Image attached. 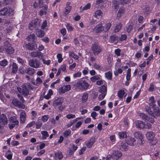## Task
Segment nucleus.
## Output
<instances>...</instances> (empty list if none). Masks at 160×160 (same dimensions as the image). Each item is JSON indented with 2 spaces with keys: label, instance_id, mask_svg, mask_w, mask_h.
<instances>
[{
  "label": "nucleus",
  "instance_id": "obj_1",
  "mask_svg": "<svg viewBox=\"0 0 160 160\" xmlns=\"http://www.w3.org/2000/svg\"><path fill=\"white\" fill-rule=\"evenodd\" d=\"M89 84L85 80H80L73 85V88L77 91H83L87 90Z\"/></svg>",
  "mask_w": 160,
  "mask_h": 160
},
{
  "label": "nucleus",
  "instance_id": "obj_2",
  "mask_svg": "<svg viewBox=\"0 0 160 160\" xmlns=\"http://www.w3.org/2000/svg\"><path fill=\"white\" fill-rule=\"evenodd\" d=\"M150 109L148 110L147 112L152 116L156 118L160 116V110L158 107H156V106L150 108Z\"/></svg>",
  "mask_w": 160,
  "mask_h": 160
},
{
  "label": "nucleus",
  "instance_id": "obj_3",
  "mask_svg": "<svg viewBox=\"0 0 160 160\" xmlns=\"http://www.w3.org/2000/svg\"><path fill=\"white\" fill-rule=\"evenodd\" d=\"M102 48L97 43L92 44L91 47V50L94 55H98L102 51Z\"/></svg>",
  "mask_w": 160,
  "mask_h": 160
},
{
  "label": "nucleus",
  "instance_id": "obj_4",
  "mask_svg": "<svg viewBox=\"0 0 160 160\" xmlns=\"http://www.w3.org/2000/svg\"><path fill=\"white\" fill-rule=\"evenodd\" d=\"M40 20L36 19L32 20L29 24V28L31 30H32L36 28H38L40 25Z\"/></svg>",
  "mask_w": 160,
  "mask_h": 160
},
{
  "label": "nucleus",
  "instance_id": "obj_5",
  "mask_svg": "<svg viewBox=\"0 0 160 160\" xmlns=\"http://www.w3.org/2000/svg\"><path fill=\"white\" fill-rule=\"evenodd\" d=\"M155 135L154 133L152 132H148L146 134L147 138L149 141H152L151 143L153 145H155L157 142V140L154 138Z\"/></svg>",
  "mask_w": 160,
  "mask_h": 160
},
{
  "label": "nucleus",
  "instance_id": "obj_6",
  "mask_svg": "<svg viewBox=\"0 0 160 160\" xmlns=\"http://www.w3.org/2000/svg\"><path fill=\"white\" fill-rule=\"evenodd\" d=\"M9 121L10 123L8 124V126L10 129H12L16 125L18 124L19 123L17 119L15 116L11 117Z\"/></svg>",
  "mask_w": 160,
  "mask_h": 160
},
{
  "label": "nucleus",
  "instance_id": "obj_7",
  "mask_svg": "<svg viewBox=\"0 0 160 160\" xmlns=\"http://www.w3.org/2000/svg\"><path fill=\"white\" fill-rule=\"evenodd\" d=\"M63 101V99L62 98L56 97L54 98L53 101V105L55 107L58 108L61 106Z\"/></svg>",
  "mask_w": 160,
  "mask_h": 160
},
{
  "label": "nucleus",
  "instance_id": "obj_8",
  "mask_svg": "<svg viewBox=\"0 0 160 160\" xmlns=\"http://www.w3.org/2000/svg\"><path fill=\"white\" fill-rule=\"evenodd\" d=\"M13 11L12 8H4L0 11V15L8 16L12 14Z\"/></svg>",
  "mask_w": 160,
  "mask_h": 160
},
{
  "label": "nucleus",
  "instance_id": "obj_9",
  "mask_svg": "<svg viewBox=\"0 0 160 160\" xmlns=\"http://www.w3.org/2000/svg\"><path fill=\"white\" fill-rule=\"evenodd\" d=\"M28 64L31 67L35 68H39L41 67L40 62L37 59H31L29 61Z\"/></svg>",
  "mask_w": 160,
  "mask_h": 160
},
{
  "label": "nucleus",
  "instance_id": "obj_10",
  "mask_svg": "<svg viewBox=\"0 0 160 160\" xmlns=\"http://www.w3.org/2000/svg\"><path fill=\"white\" fill-rule=\"evenodd\" d=\"M99 92L101 94L98 96V98L101 100L103 99L107 94V88L105 85H103L100 87Z\"/></svg>",
  "mask_w": 160,
  "mask_h": 160
},
{
  "label": "nucleus",
  "instance_id": "obj_11",
  "mask_svg": "<svg viewBox=\"0 0 160 160\" xmlns=\"http://www.w3.org/2000/svg\"><path fill=\"white\" fill-rule=\"evenodd\" d=\"M8 119L5 115L2 114L0 116V128H3L5 125L8 123Z\"/></svg>",
  "mask_w": 160,
  "mask_h": 160
},
{
  "label": "nucleus",
  "instance_id": "obj_12",
  "mask_svg": "<svg viewBox=\"0 0 160 160\" xmlns=\"http://www.w3.org/2000/svg\"><path fill=\"white\" fill-rule=\"evenodd\" d=\"M71 87L70 85L64 86L59 88V92L60 94H63L65 92L70 90Z\"/></svg>",
  "mask_w": 160,
  "mask_h": 160
},
{
  "label": "nucleus",
  "instance_id": "obj_13",
  "mask_svg": "<svg viewBox=\"0 0 160 160\" xmlns=\"http://www.w3.org/2000/svg\"><path fill=\"white\" fill-rule=\"evenodd\" d=\"M103 31V26L102 23L97 25L93 29V31L95 33H99Z\"/></svg>",
  "mask_w": 160,
  "mask_h": 160
},
{
  "label": "nucleus",
  "instance_id": "obj_14",
  "mask_svg": "<svg viewBox=\"0 0 160 160\" xmlns=\"http://www.w3.org/2000/svg\"><path fill=\"white\" fill-rule=\"evenodd\" d=\"M122 155L121 152L119 151H113L112 158L114 160H117Z\"/></svg>",
  "mask_w": 160,
  "mask_h": 160
},
{
  "label": "nucleus",
  "instance_id": "obj_15",
  "mask_svg": "<svg viewBox=\"0 0 160 160\" xmlns=\"http://www.w3.org/2000/svg\"><path fill=\"white\" fill-rule=\"evenodd\" d=\"M70 2H68L67 3L65 11L63 12L64 16H66L70 12L72 9V6H70Z\"/></svg>",
  "mask_w": 160,
  "mask_h": 160
},
{
  "label": "nucleus",
  "instance_id": "obj_16",
  "mask_svg": "<svg viewBox=\"0 0 160 160\" xmlns=\"http://www.w3.org/2000/svg\"><path fill=\"white\" fill-rule=\"evenodd\" d=\"M140 115L142 119L147 121L152 124L153 123L154 120L153 118H149L148 116L143 113H141Z\"/></svg>",
  "mask_w": 160,
  "mask_h": 160
},
{
  "label": "nucleus",
  "instance_id": "obj_17",
  "mask_svg": "<svg viewBox=\"0 0 160 160\" xmlns=\"http://www.w3.org/2000/svg\"><path fill=\"white\" fill-rule=\"evenodd\" d=\"M155 100L154 99V97L152 96L149 98V105L150 108L152 107H155L156 106L155 104Z\"/></svg>",
  "mask_w": 160,
  "mask_h": 160
},
{
  "label": "nucleus",
  "instance_id": "obj_18",
  "mask_svg": "<svg viewBox=\"0 0 160 160\" xmlns=\"http://www.w3.org/2000/svg\"><path fill=\"white\" fill-rule=\"evenodd\" d=\"M24 47L25 48H26L27 49H28V50H33L36 49L37 48V46H36L35 45H33L32 44H31L30 43H28V44H26L25 46Z\"/></svg>",
  "mask_w": 160,
  "mask_h": 160
},
{
  "label": "nucleus",
  "instance_id": "obj_19",
  "mask_svg": "<svg viewBox=\"0 0 160 160\" xmlns=\"http://www.w3.org/2000/svg\"><path fill=\"white\" fill-rule=\"evenodd\" d=\"M128 144L127 143L125 142H121L120 144L119 145V148L122 151H126L128 149Z\"/></svg>",
  "mask_w": 160,
  "mask_h": 160
},
{
  "label": "nucleus",
  "instance_id": "obj_20",
  "mask_svg": "<svg viewBox=\"0 0 160 160\" xmlns=\"http://www.w3.org/2000/svg\"><path fill=\"white\" fill-rule=\"evenodd\" d=\"M42 55L43 54L42 53L38 51L33 52L31 53V56L33 57L40 58L42 57Z\"/></svg>",
  "mask_w": 160,
  "mask_h": 160
},
{
  "label": "nucleus",
  "instance_id": "obj_21",
  "mask_svg": "<svg viewBox=\"0 0 160 160\" xmlns=\"http://www.w3.org/2000/svg\"><path fill=\"white\" fill-rule=\"evenodd\" d=\"M25 72L30 75H32L35 73V71L34 69L29 68L26 69L25 70Z\"/></svg>",
  "mask_w": 160,
  "mask_h": 160
},
{
  "label": "nucleus",
  "instance_id": "obj_22",
  "mask_svg": "<svg viewBox=\"0 0 160 160\" xmlns=\"http://www.w3.org/2000/svg\"><path fill=\"white\" fill-rule=\"evenodd\" d=\"M137 128L140 129H143L144 127V122L140 121H137L135 122Z\"/></svg>",
  "mask_w": 160,
  "mask_h": 160
},
{
  "label": "nucleus",
  "instance_id": "obj_23",
  "mask_svg": "<svg viewBox=\"0 0 160 160\" xmlns=\"http://www.w3.org/2000/svg\"><path fill=\"white\" fill-rule=\"evenodd\" d=\"M21 112L20 114V121L22 122H24L26 118V114L25 112L22 110H21Z\"/></svg>",
  "mask_w": 160,
  "mask_h": 160
},
{
  "label": "nucleus",
  "instance_id": "obj_24",
  "mask_svg": "<svg viewBox=\"0 0 160 160\" xmlns=\"http://www.w3.org/2000/svg\"><path fill=\"white\" fill-rule=\"evenodd\" d=\"M102 14L103 13L101 10H97L95 12L94 16L97 18H102Z\"/></svg>",
  "mask_w": 160,
  "mask_h": 160
},
{
  "label": "nucleus",
  "instance_id": "obj_25",
  "mask_svg": "<svg viewBox=\"0 0 160 160\" xmlns=\"http://www.w3.org/2000/svg\"><path fill=\"white\" fill-rule=\"evenodd\" d=\"M122 25L121 23L117 24L115 26L113 31L115 33L119 32L121 29Z\"/></svg>",
  "mask_w": 160,
  "mask_h": 160
},
{
  "label": "nucleus",
  "instance_id": "obj_26",
  "mask_svg": "<svg viewBox=\"0 0 160 160\" xmlns=\"http://www.w3.org/2000/svg\"><path fill=\"white\" fill-rule=\"evenodd\" d=\"M36 34L37 36L39 38H42L44 36V32L40 29H37Z\"/></svg>",
  "mask_w": 160,
  "mask_h": 160
},
{
  "label": "nucleus",
  "instance_id": "obj_27",
  "mask_svg": "<svg viewBox=\"0 0 160 160\" xmlns=\"http://www.w3.org/2000/svg\"><path fill=\"white\" fill-rule=\"evenodd\" d=\"M94 142L95 140L94 139H90L88 141L86 142L85 145L88 148H90L92 147L94 143Z\"/></svg>",
  "mask_w": 160,
  "mask_h": 160
},
{
  "label": "nucleus",
  "instance_id": "obj_28",
  "mask_svg": "<svg viewBox=\"0 0 160 160\" xmlns=\"http://www.w3.org/2000/svg\"><path fill=\"white\" fill-rule=\"evenodd\" d=\"M125 94V92L123 90H119L118 92V96L120 100H122L124 95Z\"/></svg>",
  "mask_w": 160,
  "mask_h": 160
},
{
  "label": "nucleus",
  "instance_id": "obj_29",
  "mask_svg": "<svg viewBox=\"0 0 160 160\" xmlns=\"http://www.w3.org/2000/svg\"><path fill=\"white\" fill-rule=\"evenodd\" d=\"M112 26V24L110 22L106 23L103 27V31L107 32L110 29Z\"/></svg>",
  "mask_w": 160,
  "mask_h": 160
},
{
  "label": "nucleus",
  "instance_id": "obj_30",
  "mask_svg": "<svg viewBox=\"0 0 160 160\" xmlns=\"http://www.w3.org/2000/svg\"><path fill=\"white\" fill-rule=\"evenodd\" d=\"M135 141V139L132 138H129L128 139L127 143L130 145H133Z\"/></svg>",
  "mask_w": 160,
  "mask_h": 160
},
{
  "label": "nucleus",
  "instance_id": "obj_31",
  "mask_svg": "<svg viewBox=\"0 0 160 160\" xmlns=\"http://www.w3.org/2000/svg\"><path fill=\"white\" fill-rule=\"evenodd\" d=\"M55 155L56 158L59 159H61L63 157L62 152L60 151L55 152Z\"/></svg>",
  "mask_w": 160,
  "mask_h": 160
},
{
  "label": "nucleus",
  "instance_id": "obj_32",
  "mask_svg": "<svg viewBox=\"0 0 160 160\" xmlns=\"http://www.w3.org/2000/svg\"><path fill=\"white\" fill-rule=\"evenodd\" d=\"M118 39V37L116 35H114L110 37L109 41L110 42L113 43L117 41Z\"/></svg>",
  "mask_w": 160,
  "mask_h": 160
},
{
  "label": "nucleus",
  "instance_id": "obj_33",
  "mask_svg": "<svg viewBox=\"0 0 160 160\" xmlns=\"http://www.w3.org/2000/svg\"><path fill=\"white\" fill-rule=\"evenodd\" d=\"M53 94V92L52 90L49 89L48 90V94L44 96V98L46 99H49Z\"/></svg>",
  "mask_w": 160,
  "mask_h": 160
},
{
  "label": "nucleus",
  "instance_id": "obj_34",
  "mask_svg": "<svg viewBox=\"0 0 160 160\" xmlns=\"http://www.w3.org/2000/svg\"><path fill=\"white\" fill-rule=\"evenodd\" d=\"M88 95L87 93H84L83 94L82 97V102H86L88 99Z\"/></svg>",
  "mask_w": 160,
  "mask_h": 160
},
{
  "label": "nucleus",
  "instance_id": "obj_35",
  "mask_svg": "<svg viewBox=\"0 0 160 160\" xmlns=\"http://www.w3.org/2000/svg\"><path fill=\"white\" fill-rule=\"evenodd\" d=\"M69 56L74 58L75 60H78L79 57L72 52H69Z\"/></svg>",
  "mask_w": 160,
  "mask_h": 160
},
{
  "label": "nucleus",
  "instance_id": "obj_36",
  "mask_svg": "<svg viewBox=\"0 0 160 160\" xmlns=\"http://www.w3.org/2000/svg\"><path fill=\"white\" fill-rule=\"evenodd\" d=\"M135 137L137 139L141 140L142 139V137L141 133L140 132H135L134 134Z\"/></svg>",
  "mask_w": 160,
  "mask_h": 160
},
{
  "label": "nucleus",
  "instance_id": "obj_37",
  "mask_svg": "<svg viewBox=\"0 0 160 160\" xmlns=\"http://www.w3.org/2000/svg\"><path fill=\"white\" fill-rule=\"evenodd\" d=\"M41 133L42 135V139L43 140H45L49 136V134L46 131H42L41 132Z\"/></svg>",
  "mask_w": 160,
  "mask_h": 160
},
{
  "label": "nucleus",
  "instance_id": "obj_38",
  "mask_svg": "<svg viewBox=\"0 0 160 160\" xmlns=\"http://www.w3.org/2000/svg\"><path fill=\"white\" fill-rule=\"evenodd\" d=\"M105 78L108 80H111L112 78V74L110 72H108L105 73Z\"/></svg>",
  "mask_w": 160,
  "mask_h": 160
},
{
  "label": "nucleus",
  "instance_id": "obj_39",
  "mask_svg": "<svg viewBox=\"0 0 160 160\" xmlns=\"http://www.w3.org/2000/svg\"><path fill=\"white\" fill-rule=\"evenodd\" d=\"M22 87H25V88H27L28 89H33V87L30 83H24L22 85Z\"/></svg>",
  "mask_w": 160,
  "mask_h": 160
},
{
  "label": "nucleus",
  "instance_id": "obj_40",
  "mask_svg": "<svg viewBox=\"0 0 160 160\" xmlns=\"http://www.w3.org/2000/svg\"><path fill=\"white\" fill-rule=\"evenodd\" d=\"M4 49L8 53L12 54L13 52V48L10 46L7 48H5Z\"/></svg>",
  "mask_w": 160,
  "mask_h": 160
},
{
  "label": "nucleus",
  "instance_id": "obj_41",
  "mask_svg": "<svg viewBox=\"0 0 160 160\" xmlns=\"http://www.w3.org/2000/svg\"><path fill=\"white\" fill-rule=\"evenodd\" d=\"M22 88V94L24 96H27L29 94L28 90L27 88H26L25 87Z\"/></svg>",
  "mask_w": 160,
  "mask_h": 160
},
{
  "label": "nucleus",
  "instance_id": "obj_42",
  "mask_svg": "<svg viewBox=\"0 0 160 160\" xmlns=\"http://www.w3.org/2000/svg\"><path fill=\"white\" fill-rule=\"evenodd\" d=\"M18 69V67L17 64L16 63H13L12 66V72L14 73H15L17 72Z\"/></svg>",
  "mask_w": 160,
  "mask_h": 160
},
{
  "label": "nucleus",
  "instance_id": "obj_43",
  "mask_svg": "<svg viewBox=\"0 0 160 160\" xmlns=\"http://www.w3.org/2000/svg\"><path fill=\"white\" fill-rule=\"evenodd\" d=\"M91 6V4L90 3H88L83 7H81L80 8V10L82 12L84 10L88 9L90 8Z\"/></svg>",
  "mask_w": 160,
  "mask_h": 160
},
{
  "label": "nucleus",
  "instance_id": "obj_44",
  "mask_svg": "<svg viewBox=\"0 0 160 160\" xmlns=\"http://www.w3.org/2000/svg\"><path fill=\"white\" fill-rule=\"evenodd\" d=\"M112 7L115 9H118L119 8L118 3L117 1L114 0L112 1Z\"/></svg>",
  "mask_w": 160,
  "mask_h": 160
},
{
  "label": "nucleus",
  "instance_id": "obj_45",
  "mask_svg": "<svg viewBox=\"0 0 160 160\" xmlns=\"http://www.w3.org/2000/svg\"><path fill=\"white\" fill-rule=\"evenodd\" d=\"M100 75H95L92 77L90 78V80L92 82H94L97 80L99 79L100 78Z\"/></svg>",
  "mask_w": 160,
  "mask_h": 160
},
{
  "label": "nucleus",
  "instance_id": "obj_46",
  "mask_svg": "<svg viewBox=\"0 0 160 160\" xmlns=\"http://www.w3.org/2000/svg\"><path fill=\"white\" fill-rule=\"evenodd\" d=\"M67 29L68 32H71L73 30L74 28L70 24L68 23L66 25Z\"/></svg>",
  "mask_w": 160,
  "mask_h": 160
},
{
  "label": "nucleus",
  "instance_id": "obj_47",
  "mask_svg": "<svg viewBox=\"0 0 160 160\" xmlns=\"http://www.w3.org/2000/svg\"><path fill=\"white\" fill-rule=\"evenodd\" d=\"M118 135L120 138H124L125 137H126V132H119Z\"/></svg>",
  "mask_w": 160,
  "mask_h": 160
},
{
  "label": "nucleus",
  "instance_id": "obj_48",
  "mask_svg": "<svg viewBox=\"0 0 160 160\" xmlns=\"http://www.w3.org/2000/svg\"><path fill=\"white\" fill-rule=\"evenodd\" d=\"M20 102L17 99H14L13 100L12 103L15 106L18 107Z\"/></svg>",
  "mask_w": 160,
  "mask_h": 160
},
{
  "label": "nucleus",
  "instance_id": "obj_49",
  "mask_svg": "<svg viewBox=\"0 0 160 160\" xmlns=\"http://www.w3.org/2000/svg\"><path fill=\"white\" fill-rule=\"evenodd\" d=\"M45 8L46 9L44 11L41 10L40 11L39 14L40 16H42L43 14H45L47 13L48 9V6L47 5H45Z\"/></svg>",
  "mask_w": 160,
  "mask_h": 160
},
{
  "label": "nucleus",
  "instance_id": "obj_50",
  "mask_svg": "<svg viewBox=\"0 0 160 160\" xmlns=\"http://www.w3.org/2000/svg\"><path fill=\"white\" fill-rule=\"evenodd\" d=\"M131 69L130 68L128 69L127 72V74L126 76V79L128 81L130 80L131 77Z\"/></svg>",
  "mask_w": 160,
  "mask_h": 160
},
{
  "label": "nucleus",
  "instance_id": "obj_51",
  "mask_svg": "<svg viewBox=\"0 0 160 160\" xmlns=\"http://www.w3.org/2000/svg\"><path fill=\"white\" fill-rule=\"evenodd\" d=\"M57 58L58 59V62L59 63H61L63 60L62 55L61 53H58L57 55Z\"/></svg>",
  "mask_w": 160,
  "mask_h": 160
},
{
  "label": "nucleus",
  "instance_id": "obj_52",
  "mask_svg": "<svg viewBox=\"0 0 160 160\" xmlns=\"http://www.w3.org/2000/svg\"><path fill=\"white\" fill-rule=\"evenodd\" d=\"M66 117L68 119H73L75 118L76 116L72 114H69L66 115Z\"/></svg>",
  "mask_w": 160,
  "mask_h": 160
},
{
  "label": "nucleus",
  "instance_id": "obj_53",
  "mask_svg": "<svg viewBox=\"0 0 160 160\" xmlns=\"http://www.w3.org/2000/svg\"><path fill=\"white\" fill-rule=\"evenodd\" d=\"M35 38L36 37L35 34H32L28 36L27 38V39L28 40L30 41L31 40H34Z\"/></svg>",
  "mask_w": 160,
  "mask_h": 160
},
{
  "label": "nucleus",
  "instance_id": "obj_54",
  "mask_svg": "<svg viewBox=\"0 0 160 160\" xmlns=\"http://www.w3.org/2000/svg\"><path fill=\"white\" fill-rule=\"evenodd\" d=\"M131 0H119V2L122 4H128L130 2Z\"/></svg>",
  "mask_w": 160,
  "mask_h": 160
},
{
  "label": "nucleus",
  "instance_id": "obj_55",
  "mask_svg": "<svg viewBox=\"0 0 160 160\" xmlns=\"http://www.w3.org/2000/svg\"><path fill=\"white\" fill-rule=\"evenodd\" d=\"M124 12V9L120 8L118 11V16L119 17H120L122 14H123Z\"/></svg>",
  "mask_w": 160,
  "mask_h": 160
},
{
  "label": "nucleus",
  "instance_id": "obj_56",
  "mask_svg": "<svg viewBox=\"0 0 160 160\" xmlns=\"http://www.w3.org/2000/svg\"><path fill=\"white\" fill-rule=\"evenodd\" d=\"M144 128L150 129L152 127V125L149 122H144Z\"/></svg>",
  "mask_w": 160,
  "mask_h": 160
},
{
  "label": "nucleus",
  "instance_id": "obj_57",
  "mask_svg": "<svg viewBox=\"0 0 160 160\" xmlns=\"http://www.w3.org/2000/svg\"><path fill=\"white\" fill-rule=\"evenodd\" d=\"M71 133V131L70 129H68L66 131L63 133V136L64 137H67Z\"/></svg>",
  "mask_w": 160,
  "mask_h": 160
},
{
  "label": "nucleus",
  "instance_id": "obj_58",
  "mask_svg": "<svg viewBox=\"0 0 160 160\" xmlns=\"http://www.w3.org/2000/svg\"><path fill=\"white\" fill-rule=\"evenodd\" d=\"M82 75V73L81 72H77L73 74V77L74 78H76L78 77H81Z\"/></svg>",
  "mask_w": 160,
  "mask_h": 160
},
{
  "label": "nucleus",
  "instance_id": "obj_59",
  "mask_svg": "<svg viewBox=\"0 0 160 160\" xmlns=\"http://www.w3.org/2000/svg\"><path fill=\"white\" fill-rule=\"evenodd\" d=\"M48 116L45 115L42 117L41 120L43 122H46L48 121Z\"/></svg>",
  "mask_w": 160,
  "mask_h": 160
},
{
  "label": "nucleus",
  "instance_id": "obj_60",
  "mask_svg": "<svg viewBox=\"0 0 160 160\" xmlns=\"http://www.w3.org/2000/svg\"><path fill=\"white\" fill-rule=\"evenodd\" d=\"M127 38V36L125 34H123L121 35V37L120 38L119 40L121 41L125 40Z\"/></svg>",
  "mask_w": 160,
  "mask_h": 160
},
{
  "label": "nucleus",
  "instance_id": "obj_61",
  "mask_svg": "<svg viewBox=\"0 0 160 160\" xmlns=\"http://www.w3.org/2000/svg\"><path fill=\"white\" fill-rule=\"evenodd\" d=\"M121 50L120 49H117L115 50L114 52L118 56H120L121 55Z\"/></svg>",
  "mask_w": 160,
  "mask_h": 160
},
{
  "label": "nucleus",
  "instance_id": "obj_62",
  "mask_svg": "<svg viewBox=\"0 0 160 160\" xmlns=\"http://www.w3.org/2000/svg\"><path fill=\"white\" fill-rule=\"evenodd\" d=\"M132 28L133 27L132 25H129L126 27V31L128 33H129L131 30H132Z\"/></svg>",
  "mask_w": 160,
  "mask_h": 160
},
{
  "label": "nucleus",
  "instance_id": "obj_63",
  "mask_svg": "<svg viewBox=\"0 0 160 160\" xmlns=\"http://www.w3.org/2000/svg\"><path fill=\"white\" fill-rule=\"evenodd\" d=\"M8 62L6 60H4L0 62V65L1 66H5L7 65Z\"/></svg>",
  "mask_w": 160,
  "mask_h": 160
},
{
  "label": "nucleus",
  "instance_id": "obj_64",
  "mask_svg": "<svg viewBox=\"0 0 160 160\" xmlns=\"http://www.w3.org/2000/svg\"><path fill=\"white\" fill-rule=\"evenodd\" d=\"M31 113L32 114L31 117L32 119H34L35 118H36V116H37V113L36 112L34 111H32L31 112Z\"/></svg>",
  "mask_w": 160,
  "mask_h": 160
}]
</instances>
